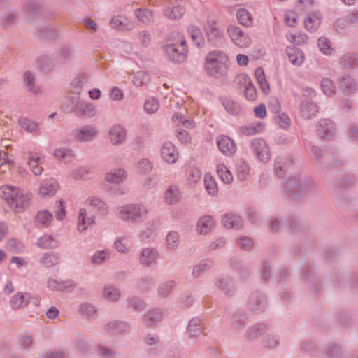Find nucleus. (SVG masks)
I'll return each mask as SVG.
<instances>
[{"label":"nucleus","mask_w":358,"mask_h":358,"mask_svg":"<svg viewBox=\"0 0 358 358\" xmlns=\"http://www.w3.org/2000/svg\"><path fill=\"white\" fill-rule=\"evenodd\" d=\"M162 49L167 59L175 64L183 62L188 53L185 36L180 32L171 33L166 38Z\"/></svg>","instance_id":"obj_1"},{"label":"nucleus","mask_w":358,"mask_h":358,"mask_svg":"<svg viewBox=\"0 0 358 358\" xmlns=\"http://www.w3.org/2000/svg\"><path fill=\"white\" fill-rule=\"evenodd\" d=\"M1 197L17 212L27 208L31 201V194L27 190L11 185H3L0 188Z\"/></svg>","instance_id":"obj_2"},{"label":"nucleus","mask_w":358,"mask_h":358,"mask_svg":"<svg viewBox=\"0 0 358 358\" xmlns=\"http://www.w3.org/2000/svg\"><path fill=\"white\" fill-rule=\"evenodd\" d=\"M228 56L221 50L210 51L205 59L204 67L211 76L220 78L225 75L228 70Z\"/></svg>","instance_id":"obj_3"},{"label":"nucleus","mask_w":358,"mask_h":358,"mask_svg":"<svg viewBox=\"0 0 358 358\" xmlns=\"http://www.w3.org/2000/svg\"><path fill=\"white\" fill-rule=\"evenodd\" d=\"M115 216L124 222L135 223L143 221L148 210L142 204L129 203L114 208Z\"/></svg>","instance_id":"obj_4"},{"label":"nucleus","mask_w":358,"mask_h":358,"mask_svg":"<svg viewBox=\"0 0 358 358\" xmlns=\"http://www.w3.org/2000/svg\"><path fill=\"white\" fill-rule=\"evenodd\" d=\"M315 184L313 181L308 178L303 180V183L299 182L296 177L289 178L285 185V192L287 196L291 199H296L301 195H304L313 189Z\"/></svg>","instance_id":"obj_5"},{"label":"nucleus","mask_w":358,"mask_h":358,"mask_svg":"<svg viewBox=\"0 0 358 358\" xmlns=\"http://www.w3.org/2000/svg\"><path fill=\"white\" fill-rule=\"evenodd\" d=\"M250 147L252 152L262 162L266 163L271 159V154L270 148L264 139H252L250 142Z\"/></svg>","instance_id":"obj_6"},{"label":"nucleus","mask_w":358,"mask_h":358,"mask_svg":"<svg viewBox=\"0 0 358 358\" xmlns=\"http://www.w3.org/2000/svg\"><path fill=\"white\" fill-rule=\"evenodd\" d=\"M204 30L208 41L211 45L217 46L224 42V33L218 27L215 21H208L204 27Z\"/></svg>","instance_id":"obj_7"},{"label":"nucleus","mask_w":358,"mask_h":358,"mask_svg":"<svg viewBox=\"0 0 358 358\" xmlns=\"http://www.w3.org/2000/svg\"><path fill=\"white\" fill-rule=\"evenodd\" d=\"M98 134V129L93 125H84L73 131V138L78 142L92 141L97 137Z\"/></svg>","instance_id":"obj_8"},{"label":"nucleus","mask_w":358,"mask_h":358,"mask_svg":"<svg viewBox=\"0 0 358 358\" xmlns=\"http://www.w3.org/2000/svg\"><path fill=\"white\" fill-rule=\"evenodd\" d=\"M235 82L241 90H243L247 99L252 101L256 97V89L251 79L245 74L238 75Z\"/></svg>","instance_id":"obj_9"},{"label":"nucleus","mask_w":358,"mask_h":358,"mask_svg":"<svg viewBox=\"0 0 358 358\" xmlns=\"http://www.w3.org/2000/svg\"><path fill=\"white\" fill-rule=\"evenodd\" d=\"M166 316L165 310L153 308L148 310L143 315V324L151 328L155 327Z\"/></svg>","instance_id":"obj_10"},{"label":"nucleus","mask_w":358,"mask_h":358,"mask_svg":"<svg viewBox=\"0 0 358 358\" xmlns=\"http://www.w3.org/2000/svg\"><path fill=\"white\" fill-rule=\"evenodd\" d=\"M159 257V252L155 247H144L141 249L138 261L141 265L146 267H150L154 265Z\"/></svg>","instance_id":"obj_11"},{"label":"nucleus","mask_w":358,"mask_h":358,"mask_svg":"<svg viewBox=\"0 0 358 358\" xmlns=\"http://www.w3.org/2000/svg\"><path fill=\"white\" fill-rule=\"evenodd\" d=\"M229 37L234 43L241 48H246L250 43V38L248 34L236 26H230L227 29Z\"/></svg>","instance_id":"obj_12"},{"label":"nucleus","mask_w":358,"mask_h":358,"mask_svg":"<svg viewBox=\"0 0 358 358\" xmlns=\"http://www.w3.org/2000/svg\"><path fill=\"white\" fill-rule=\"evenodd\" d=\"M216 143L220 151L227 157H231L236 152V143L227 136H219Z\"/></svg>","instance_id":"obj_13"},{"label":"nucleus","mask_w":358,"mask_h":358,"mask_svg":"<svg viewBox=\"0 0 358 358\" xmlns=\"http://www.w3.org/2000/svg\"><path fill=\"white\" fill-rule=\"evenodd\" d=\"M127 137V131L123 126L120 124L113 125L108 131V138L113 145H122Z\"/></svg>","instance_id":"obj_14"},{"label":"nucleus","mask_w":358,"mask_h":358,"mask_svg":"<svg viewBox=\"0 0 358 358\" xmlns=\"http://www.w3.org/2000/svg\"><path fill=\"white\" fill-rule=\"evenodd\" d=\"M317 135L322 138H330L335 134V126L329 119L320 120L316 127Z\"/></svg>","instance_id":"obj_15"},{"label":"nucleus","mask_w":358,"mask_h":358,"mask_svg":"<svg viewBox=\"0 0 358 358\" xmlns=\"http://www.w3.org/2000/svg\"><path fill=\"white\" fill-rule=\"evenodd\" d=\"M47 286L53 291L64 292L73 289L76 287V283L70 279L58 280L57 279L49 278L47 280Z\"/></svg>","instance_id":"obj_16"},{"label":"nucleus","mask_w":358,"mask_h":358,"mask_svg":"<svg viewBox=\"0 0 358 358\" xmlns=\"http://www.w3.org/2000/svg\"><path fill=\"white\" fill-rule=\"evenodd\" d=\"M127 178V173L123 168H115L105 174V180L110 184L119 185L123 183Z\"/></svg>","instance_id":"obj_17"},{"label":"nucleus","mask_w":358,"mask_h":358,"mask_svg":"<svg viewBox=\"0 0 358 358\" xmlns=\"http://www.w3.org/2000/svg\"><path fill=\"white\" fill-rule=\"evenodd\" d=\"M357 87V82L350 75H345L338 79V90L345 95L354 93Z\"/></svg>","instance_id":"obj_18"},{"label":"nucleus","mask_w":358,"mask_h":358,"mask_svg":"<svg viewBox=\"0 0 358 358\" xmlns=\"http://www.w3.org/2000/svg\"><path fill=\"white\" fill-rule=\"evenodd\" d=\"M161 156L165 162L173 164L178 159V152L171 142H165L161 148Z\"/></svg>","instance_id":"obj_19"},{"label":"nucleus","mask_w":358,"mask_h":358,"mask_svg":"<svg viewBox=\"0 0 358 358\" xmlns=\"http://www.w3.org/2000/svg\"><path fill=\"white\" fill-rule=\"evenodd\" d=\"M94 216L89 215L85 208H80L78 213L77 228L80 232L87 229L88 227L94 224Z\"/></svg>","instance_id":"obj_20"},{"label":"nucleus","mask_w":358,"mask_h":358,"mask_svg":"<svg viewBox=\"0 0 358 358\" xmlns=\"http://www.w3.org/2000/svg\"><path fill=\"white\" fill-rule=\"evenodd\" d=\"M85 204L92 207L94 210L103 216H106L108 213V206L99 196H92L85 201Z\"/></svg>","instance_id":"obj_21"},{"label":"nucleus","mask_w":358,"mask_h":358,"mask_svg":"<svg viewBox=\"0 0 358 358\" xmlns=\"http://www.w3.org/2000/svg\"><path fill=\"white\" fill-rule=\"evenodd\" d=\"M92 169L86 166H79L73 169L70 172V176L75 180L86 181L90 179Z\"/></svg>","instance_id":"obj_22"},{"label":"nucleus","mask_w":358,"mask_h":358,"mask_svg":"<svg viewBox=\"0 0 358 358\" xmlns=\"http://www.w3.org/2000/svg\"><path fill=\"white\" fill-rule=\"evenodd\" d=\"M61 262V255L56 252H48L43 255L39 260L41 266L51 268Z\"/></svg>","instance_id":"obj_23"},{"label":"nucleus","mask_w":358,"mask_h":358,"mask_svg":"<svg viewBox=\"0 0 358 358\" xmlns=\"http://www.w3.org/2000/svg\"><path fill=\"white\" fill-rule=\"evenodd\" d=\"M76 115L81 118H91L96 115L97 109L92 103L80 101Z\"/></svg>","instance_id":"obj_24"},{"label":"nucleus","mask_w":358,"mask_h":358,"mask_svg":"<svg viewBox=\"0 0 358 358\" xmlns=\"http://www.w3.org/2000/svg\"><path fill=\"white\" fill-rule=\"evenodd\" d=\"M318 112L317 106L313 101L303 100L300 104V113L305 119H310Z\"/></svg>","instance_id":"obj_25"},{"label":"nucleus","mask_w":358,"mask_h":358,"mask_svg":"<svg viewBox=\"0 0 358 358\" xmlns=\"http://www.w3.org/2000/svg\"><path fill=\"white\" fill-rule=\"evenodd\" d=\"M201 320L199 317H193L188 323L187 333L189 338L196 339L202 334Z\"/></svg>","instance_id":"obj_26"},{"label":"nucleus","mask_w":358,"mask_h":358,"mask_svg":"<svg viewBox=\"0 0 358 358\" xmlns=\"http://www.w3.org/2000/svg\"><path fill=\"white\" fill-rule=\"evenodd\" d=\"M181 198V192L176 185L169 186L164 192V200L169 205L178 203Z\"/></svg>","instance_id":"obj_27"},{"label":"nucleus","mask_w":358,"mask_h":358,"mask_svg":"<svg viewBox=\"0 0 358 358\" xmlns=\"http://www.w3.org/2000/svg\"><path fill=\"white\" fill-rule=\"evenodd\" d=\"M121 290L113 285H106L103 287V296L110 302H117L121 298Z\"/></svg>","instance_id":"obj_28"},{"label":"nucleus","mask_w":358,"mask_h":358,"mask_svg":"<svg viewBox=\"0 0 358 358\" xmlns=\"http://www.w3.org/2000/svg\"><path fill=\"white\" fill-rule=\"evenodd\" d=\"M287 55L289 62L295 66H301L305 59L303 52L299 48L288 47L286 49Z\"/></svg>","instance_id":"obj_29"},{"label":"nucleus","mask_w":358,"mask_h":358,"mask_svg":"<svg viewBox=\"0 0 358 358\" xmlns=\"http://www.w3.org/2000/svg\"><path fill=\"white\" fill-rule=\"evenodd\" d=\"M215 227L213 219L210 215H204L201 217L196 226V231L200 234H206L209 233Z\"/></svg>","instance_id":"obj_30"},{"label":"nucleus","mask_w":358,"mask_h":358,"mask_svg":"<svg viewBox=\"0 0 358 358\" xmlns=\"http://www.w3.org/2000/svg\"><path fill=\"white\" fill-rule=\"evenodd\" d=\"M216 287L225 295L232 296L236 292V287L229 278H221L215 281Z\"/></svg>","instance_id":"obj_31"},{"label":"nucleus","mask_w":358,"mask_h":358,"mask_svg":"<svg viewBox=\"0 0 358 358\" xmlns=\"http://www.w3.org/2000/svg\"><path fill=\"white\" fill-rule=\"evenodd\" d=\"M222 223L228 229H239L242 227L243 222L239 215L228 213L222 217Z\"/></svg>","instance_id":"obj_32"},{"label":"nucleus","mask_w":358,"mask_h":358,"mask_svg":"<svg viewBox=\"0 0 358 358\" xmlns=\"http://www.w3.org/2000/svg\"><path fill=\"white\" fill-rule=\"evenodd\" d=\"M27 157V164L29 166L31 171L35 176L42 174L43 169L40 166L43 163V159L37 155L29 152Z\"/></svg>","instance_id":"obj_33"},{"label":"nucleus","mask_w":358,"mask_h":358,"mask_svg":"<svg viewBox=\"0 0 358 358\" xmlns=\"http://www.w3.org/2000/svg\"><path fill=\"white\" fill-rule=\"evenodd\" d=\"M52 218L53 216L50 212L46 210L38 211L35 216L36 225L40 228H47L50 226Z\"/></svg>","instance_id":"obj_34"},{"label":"nucleus","mask_w":358,"mask_h":358,"mask_svg":"<svg viewBox=\"0 0 358 358\" xmlns=\"http://www.w3.org/2000/svg\"><path fill=\"white\" fill-rule=\"evenodd\" d=\"M192 41L194 45L201 48L204 45L205 41L201 29L194 25H190L187 29Z\"/></svg>","instance_id":"obj_35"},{"label":"nucleus","mask_w":358,"mask_h":358,"mask_svg":"<svg viewBox=\"0 0 358 358\" xmlns=\"http://www.w3.org/2000/svg\"><path fill=\"white\" fill-rule=\"evenodd\" d=\"M53 155L56 158L65 163L72 162L76 157L74 151L70 148H59L55 149Z\"/></svg>","instance_id":"obj_36"},{"label":"nucleus","mask_w":358,"mask_h":358,"mask_svg":"<svg viewBox=\"0 0 358 358\" xmlns=\"http://www.w3.org/2000/svg\"><path fill=\"white\" fill-rule=\"evenodd\" d=\"M80 314L88 320H94L97 316V308L92 303H83L78 309Z\"/></svg>","instance_id":"obj_37"},{"label":"nucleus","mask_w":358,"mask_h":358,"mask_svg":"<svg viewBox=\"0 0 358 358\" xmlns=\"http://www.w3.org/2000/svg\"><path fill=\"white\" fill-rule=\"evenodd\" d=\"M79 97H71L68 96L66 97L64 103L62 105V109L63 112L66 114H70L72 113H76L78 110V104H80Z\"/></svg>","instance_id":"obj_38"},{"label":"nucleus","mask_w":358,"mask_h":358,"mask_svg":"<svg viewBox=\"0 0 358 358\" xmlns=\"http://www.w3.org/2000/svg\"><path fill=\"white\" fill-rule=\"evenodd\" d=\"M172 120L178 125L182 126L187 129H193L196 127V122L182 113H175Z\"/></svg>","instance_id":"obj_39"},{"label":"nucleus","mask_w":358,"mask_h":358,"mask_svg":"<svg viewBox=\"0 0 358 358\" xmlns=\"http://www.w3.org/2000/svg\"><path fill=\"white\" fill-rule=\"evenodd\" d=\"M341 65L345 69H352L358 66V55L355 53H347L340 59Z\"/></svg>","instance_id":"obj_40"},{"label":"nucleus","mask_w":358,"mask_h":358,"mask_svg":"<svg viewBox=\"0 0 358 358\" xmlns=\"http://www.w3.org/2000/svg\"><path fill=\"white\" fill-rule=\"evenodd\" d=\"M180 236L176 231H169L166 236V248L169 251H175L178 245Z\"/></svg>","instance_id":"obj_41"},{"label":"nucleus","mask_w":358,"mask_h":358,"mask_svg":"<svg viewBox=\"0 0 358 358\" xmlns=\"http://www.w3.org/2000/svg\"><path fill=\"white\" fill-rule=\"evenodd\" d=\"M236 171L238 178L245 180L250 173V167L244 159H239L236 164Z\"/></svg>","instance_id":"obj_42"},{"label":"nucleus","mask_w":358,"mask_h":358,"mask_svg":"<svg viewBox=\"0 0 358 358\" xmlns=\"http://www.w3.org/2000/svg\"><path fill=\"white\" fill-rule=\"evenodd\" d=\"M213 266V262L209 259L202 260L195 265L192 269V276L199 278L203 272L208 271Z\"/></svg>","instance_id":"obj_43"},{"label":"nucleus","mask_w":358,"mask_h":358,"mask_svg":"<svg viewBox=\"0 0 358 358\" xmlns=\"http://www.w3.org/2000/svg\"><path fill=\"white\" fill-rule=\"evenodd\" d=\"M236 17L240 24L250 27L253 24V19L251 13L245 8H240L237 10Z\"/></svg>","instance_id":"obj_44"},{"label":"nucleus","mask_w":358,"mask_h":358,"mask_svg":"<svg viewBox=\"0 0 358 358\" xmlns=\"http://www.w3.org/2000/svg\"><path fill=\"white\" fill-rule=\"evenodd\" d=\"M135 15L137 19L144 24H149L155 20V15L152 10L149 9H136Z\"/></svg>","instance_id":"obj_45"},{"label":"nucleus","mask_w":358,"mask_h":358,"mask_svg":"<svg viewBox=\"0 0 358 358\" xmlns=\"http://www.w3.org/2000/svg\"><path fill=\"white\" fill-rule=\"evenodd\" d=\"M221 102L228 113L236 115L240 113L241 106L235 101L229 98H223Z\"/></svg>","instance_id":"obj_46"},{"label":"nucleus","mask_w":358,"mask_h":358,"mask_svg":"<svg viewBox=\"0 0 358 358\" xmlns=\"http://www.w3.org/2000/svg\"><path fill=\"white\" fill-rule=\"evenodd\" d=\"M176 285L174 280H168L162 282L157 288V294L160 298H167Z\"/></svg>","instance_id":"obj_47"},{"label":"nucleus","mask_w":358,"mask_h":358,"mask_svg":"<svg viewBox=\"0 0 358 358\" xmlns=\"http://www.w3.org/2000/svg\"><path fill=\"white\" fill-rule=\"evenodd\" d=\"M37 245L42 248H53L58 245L57 241L49 234H44L38 239Z\"/></svg>","instance_id":"obj_48"},{"label":"nucleus","mask_w":358,"mask_h":358,"mask_svg":"<svg viewBox=\"0 0 358 358\" xmlns=\"http://www.w3.org/2000/svg\"><path fill=\"white\" fill-rule=\"evenodd\" d=\"M217 173L220 179L225 184H229L233 180V176L231 171L225 166L220 164L217 166Z\"/></svg>","instance_id":"obj_49"},{"label":"nucleus","mask_w":358,"mask_h":358,"mask_svg":"<svg viewBox=\"0 0 358 358\" xmlns=\"http://www.w3.org/2000/svg\"><path fill=\"white\" fill-rule=\"evenodd\" d=\"M57 189V188L56 184L45 182L41 185L38 189V195L41 198L51 196L56 193Z\"/></svg>","instance_id":"obj_50"},{"label":"nucleus","mask_w":358,"mask_h":358,"mask_svg":"<svg viewBox=\"0 0 358 358\" xmlns=\"http://www.w3.org/2000/svg\"><path fill=\"white\" fill-rule=\"evenodd\" d=\"M154 286L153 278L150 276H143L137 281V288L141 292H148Z\"/></svg>","instance_id":"obj_51"},{"label":"nucleus","mask_w":358,"mask_h":358,"mask_svg":"<svg viewBox=\"0 0 358 358\" xmlns=\"http://www.w3.org/2000/svg\"><path fill=\"white\" fill-rule=\"evenodd\" d=\"M150 80V76L147 72L139 71L133 77L132 82L137 87L147 85Z\"/></svg>","instance_id":"obj_52"},{"label":"nucleus","mask_w":358,"mask_h":358,"mask_svg":"<svg viewBox=\"0 0 358 358\" xmlns=\"http://www.w3.org/2000/svg\"><path fill=\"white\" fill-rule=\"evenodd\" d=\"M320 24V20L314 14L309 15L304 20L306 29L311 32L315 31Z\"/></svg>","instance_id":"obj_53"},{"label":"nucleus","mask_w":358,"mask_h":358,"mask_svg":"<svg viewBox=\"0 0 358 358\" xmlns=\"http://www.w3.org/2000/svg\"><path fill=\"white\" fill-rule=\"evenodd\" d=\"M245 315L241 312H236L231 318L232 328L236 331L241 330L245 326Z\"/></svg>","instance_id":"obj_54"},{"label":"nucleus","mask_w":358,"mask_h":358,"mask_svg":"<svg viewBox=\"0 0 358 358\" xmlns=\"http://www.w3.org/2000/svg\"><path fill=\"white\" fill-rule=\"evenodd\" d=\"M255 75L257 82H258L259 85H260L262 91L264 93H268L269 92L270 87H269L268 83L267 82V80L266 79L263 69L261 68L257 69L255 72Z\"/></svg>","instance_id":"obj_55"},{"label":"nucleus","mask_w":358,"mask_h":358,"mask_svg":"<svg viewBox=\"0 0 358 358\" xmlns=\"http://www.w3.org/2000/svg\"><path fill=\"white\" fill-rule=\"evenodd\" d=\"M156 229L157 228L154 222L149 223L145 228L142 229L138 232V237L141 241H145L152 236Z\"/></svg>","instance_id":"obj_56"},{"label":"nucleus","mask_w":358,"mask_h":358,"mask_svg":"<svg viewBox=\"0 0 358 358\" xmlns=\"http://www.w3.org/2000/svg\"><path fill=\"white\" fill-rule=\"evenodd\" d=\"M185 12V8L182 6H177L172 9H165L164 15L171 20H175L181 17Z\"/></svg>","instance_id":"obj_57"},{"label":"nucleus","mask_w":358,"mask_h":358,"mask_svg":"<svg viewBox=\"0 0 358 358\" xmlns=\"http://www.w3.org/2000/svg\"><path fill=\"white\" fill-rule=\"evenodd\" d=\"M28 301L22 294H16L10 299V306L13 309H19L26 306Z\"/></svg>","instance_id":"obj_58"},{"label":"nucleus","mask_w":358,"mask_h":358,"mask_svg":"<svg viewBox=\"0 0 358 358\" xmlns=\"http://www.w3.org/2000/svg\"><path fill=\"white\" fill-rule=\"evenodd\" d=\"M322 91L327 96H332L336 93V87L333 81L328 78H324L320 83Z\"/></svg>","instance_id":"obj_59"},{"label":"nucleus","mask_w":358,"mask_h":358,"mask_svg":"<svg viewBox=\"0 0 358 358\" xmlns=\"http://www.w3.org/2000/svg\"><path fill=\"white\" fill-rule=\"evenodd\" d=\"M152 169V164L148 159H142L136 165V170L141 174H148Z\"/></svg>","instance_id":"obj_60"},{"label":"nucleus","mask_w":358,"mask_h":358,"mask_svg":"<svg viewBox=\"0 0 358 358\" xmlns=\"http://www.w3.org/2000/svg\"><path fill=\"white\" fill-rule=\"evenodd\" d=\"M317 45L320 50L324 55H331L334 52V48L331 47V42L324 37H321L317 41Z\"/></svg>","instance_id":"obj_61"},{"label":"nucleus","mask_w":358,"mask_h":358,"mask_svg":"<svg viewBox=\"0 0 358 358\" xmlns=\"http://www.w3.org/2000/svg\"><path fill=\"white\" fill-rule=\"evenodd\" d=\"M204 185L205 188L209 194L215 195L217 193L218 189L217 187V183L209 174L205 175Z\"/></svg>","instance_id":"obj_62"},{"label":"nucleus","mask_w":358,"mask_h":358,"mask_svg":"<svg viewBox=\"0 0 358 358\" xmlns=\"http://www.w3.org/2000/svg\"><path fill=\"white\" fill-rule=\"evenodd\" d=\"M110 252L108 250L96 251L91 257V261L93 264H101L109 258Z\"/></svg>","instance_id":"obj_63"},{"label":"nucleus","mask_w":358,"mask_h":358,"mask_svg":"<svg viewBox=\"0 0 358 358\" xmlns=\"http://www.w3.org/2000/svg\"><path fill=\"white\" fill-rule=\"evenodd\" d=\"M19 124L22 128L28 132H34L39 129L38 124L27 118H21L19 120Z\"/></svg>","instance_id":"obj_64"}]
</instances>
